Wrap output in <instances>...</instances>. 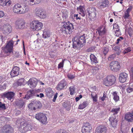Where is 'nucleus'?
<instances>
[{"label":"nucleus","mask_w":133,"mask_h":133,"mask_svg":"<svg viewBox=\"0 0 133 133\" xmlns=\"http://www.w3.org/2000/svg\"><path fill=\"white\" fill-rule=\"evenodd\" d=\"M73 47L80 48L82 47L85 43V37L82 36L80 37H75L72 39Z\"/></svg>","instance_id":"obj_1"},{"label":"nucleus","mask_w":133,"mask_h":133,"mask_svg":"<svg viewBox=\"0 0 133 133\" xmlns=\"http://www.w3.org/2000/svg\"><path fill=\"white\" fill-rule=\"evenodd\" d=\"M74 29L73 24L69 21H67L64 22L63 23L61 30L62 34L65 35L68 34H70Z\"/></svg>","instance_id":"obj_2"},{"label":"nucleus","mask_w":133,"mask_h":133,"mask_svg":"<svg viewBox=\"0 0 133 133\" xmlns=\"http://www.w3.org/2000/svg\"><path fill=\"white\" fill-rule=\"evenodd\" d=\"M13 44L14 42L12 40L8 42L6 45L3 48V52L1 53L2 55H3L5 57L8 56L7 54L5 55L4 54L10 53L12 51Z\"/></svg>","instance_id":"obj_3"},{"label":"nucleus","mask_w":133,"mask_h":133,"mask_svg":"<svg viewBox=\"0 0 133 133\" xmlns=\"http://www.w3.org/2000/svg\"><path fill=\"white\" fill-rule=\"evenodd\" d=\"M116 78L114 76L111 75L108 76L103 81V84L107 86H111L115 83Z\"/></svg>","instance_id":"obj_4"},{"label":"nucleus","mask_w":133,"mask_h":133,"mask_svg":"<svg viewBox=\"0 0 133 133\" xmlns=\"http://www.w3.org/2000/svg\"><path fill=\"white\" fill-rule=\"evenodd\" d=\"M19 129L21 132L25 133L28 131H30L32 129V127L30 125L26 122H22Z\"/></svg>","instance_id":"obj_5"},{"label":"nucleus","mask_w":133,"mask_h":133,"mask_svg":"<svg viewBox=\"0 0 133 133\" xmlns=\"http://www.w3.org/2000/svg\"><path fill=\"white\" fill-rule=\"evenodd\" d=\"M42 23L38 21H33L30 24V27L33 30L38 31L41 29Z\"/></svg>","instance_id":"obj_6"},{"label":"nucleus","mask_w":133,"mask_h":133,"mask_svg":"<svg viewBox=\"0 0 133 133\" xmlns=\"http://www.w3.org/2000/svg\"><path fill=\"white\" fill-rule=\"evenodd\" d=\"M109 67L110 70L114 72L119 71L121 67L119 62L116 61H112L110 64Z\"/></svg>","instance_id":"obj_7"},{"label":"nucleus","mask_w":133,"mask_h":133,"mask_svg":"<svg viewBox=\"0 0 133 133\" xmlns=\"http://www.w3.org/2000/svg\"><path fill=\"white\" fill-rule=\"evenodd\" d=\"M35 118L43 124H46L47 121V118L45 115L43 113H39L35 115Z\"/></svg>","instance_id":"obj_8"},{"label":"nucleus","mask_w":133,"mask_h":133,"mask_svg":"<svg viewBox=\"0 0 133 133\" xmlns=\"http://www.w3.org/2000/svg\"><path fill=\"white\" fill-rule=\"evenodd\" d=\"M25 24V21L21 18L17 19L15 23L16 28L18 29H21L24 28Z\"/></svg>","instance_id":"obj_9"},{"label":"nucleus","mask_w":133,"mask_h":133,"mask_svg":"<svg viewBox=\"0 0 133 133\" xmlns=\"http://www.w3.org/2000/svg\"><path fill=\"white\" fill-rule=\"evenodd\" d=\"M35 13L36 15L41 18H44L46 17V15L45 11L43 9H35Z\"/></svg>","instance_id":"obj_10"},{"label":"nucleus","mask_w":133,"mask_h":133,"mask_svg":"<svg viewBox=\"0 0 133 133\" xmlns=\"http://www.w3.org/2000/svg\"><path fill=\"white\" fill-rule=\"evenodd\" d=\"M92 128L90 124L88 122L84 123L82 130L83 133H90Z\"/></svg>","instance_id":"obj_11"},{"label":"nucleus","mask_w":133,"mask_h":133,"mask_svg":"<svg viewBox=\"0 0 133 133\" xmlns=\"http://www.w3.org/2000/svg\"><path fill=\"white\" fill-rule=\"evenodd\" d=\"M96 9H88L87 12L89 15V18L91 20L93 21L96 18Z\"/></svg>","instance_id":"obj_12"},{"label":"nucleus","mask_w":133,"mask_h":133,"mask_svg":"<svg viewBox=\"0 0 133 133\" xmlns=\"http://www.w3.org/2000/svg\"><path fill=\"white\" fill-rule=\"evenodd\" d=\"M13 129L10 126L6 125L3 126L1 130V133H13Z\"/></svg>","instance_id":"obj_13"},{"label":"nucleus","mask_w":133,"mask_h":133,"mask_svg":"<svg viewBox=\"0 0 133 133\" xmlns=\"http://www.w3.org/2000/svg\"><path fill=\"white\" fill-rule=\"evenodd\" d=\"M66 85V81L64 79H63L58 83L56 87V89L59 91L62 90Z\"/></svg>","instance_id":"obj_14"},{"label":"nucleus","mask_w":133,"mask_h":133,"mask_svg":"<svg viewBox=\"0 0 133 133\" xmlns=\"http://www.w3.org/2000/svg\"><path fill=\"white\" fill-rule=\"evenodd\" d=\"M19 68L17 66H14L10 72V75L12 77H13L17 76L19 74Z\"/></svg>","instance_id":"obj_15"},{"label":"nucleus","mask_w":133,"mask_h":133,"mask_svg":"<svg viewBox=\"0 0 133 133\" xmlns=\"http://www.w3.org/2000/svg\"><path fill=\"white\" fill-rule=\"evenodd\" d=\"M124 119L128 122H133V110L131 112H129L126 114Z\"/></svg>","instance_id":"obj_16"},{"label":"nucleus","mask_w":133,"mask_h":133,"mask_svg":"<svg viewBox=\"0 0 133 133\" xmlns=\"http://www.w3.org/2000/svg\"><path fill=\"white\" fill-rule=\"evenodd\" d=\"M12 30L11 27L9 24H7L4 25L3 28V33L6 35L11 32Z\"/></svg>","instance_id":"obj_17"},{"label":"nucleus","mask_w":133,"mask_h":133,"mask_svg":"<svg viewBox=\"0 0 133 133\" xmlns=\"http://www.w3.org/2000/svg\"><path fill=\"white\" fill-rule=\"evenodd\" d=\"M107 130V127L103 125L99 126L96 130V132L98 133H106Z\"/></svg>","instance_id":"obj_18"},{"label":"nucleus","mask_w":133,"mask_h":133,"mask_svg":"<svg viewBox=\"0 0 133 133\" xmlns=\"http://www.w3.org/2000/svg\"><path fill=\"white\" fill-rule=\"evenodd\" d=\"M14 95V93L13 92H8L3 93L2 95V97H6L8 99L11 100Z\"/></svg>","instance_id":"obj_19"},{"label":"nucleus","mask_w":133,"mask_h":133,"mask_svg":"<svg viewBox=\"0 0 133 133\" xmlns=\"http://www.w3.org/2000/svg\"><path fill=\"white\" fill-rule=\"evenodd\" d=\"M35 95L34 90H29L27 94L25 95V96L23 97L24 99L26 98L28 100Z\"/></svg>","instance_id":"obj_20"},{"label":"nucleus","mask_w":133,"mask_h":133,"mask_svg":"<svg viewBox=\"0 0 133 133\" xmlns=\"http://www.w3.org/2000/svg\"><path fill=\"white\" fill-rule=\"evenodd\" d=\"M127 74L125 72L121 73L119 75V80L121 83H124L126 81Z\"/></svg>","instance_id":"obj_21"},{"label":"nucleus","mask_w":133,"mask_h":133,"mask_svg":"<svg viewBox=\"0 0 133 133\" xmlns=\"http://www.w3.org/2000/svg\"><path fill=\"white\" fill-rule=\"evenodd\" d=\"M109 121L111 122V124L113 127H116L117 121V119L115 116H112L110 118Z\"/></svg>","instance_id":"obj_22"},{"label":"nucleus","mask_w":133,"mask_h":133,"mask_svg":"<svg viewBox=\"0 0 133 133\" xmlns=\"http://www.w3.org/2000/svg\"><path fill=\"white\" fill-rule=\"evenodd\" d=\"M11 4L10 0H0V5L2 6H10Z\"/></svg>","instance_id":"obj_23"},{"label":"nucleus","mask_w":133,"mask_h":133,"mask_svg":"<svg viewBox=\"0 0 133 133\" xmlns=\"http://www.w3.org/2000/svg\"><path fill=\"white\" fill-rule=\"evenodd\" d=\"M28 85L31 88H34L36 85V82L34 80L30 79L28 81Z\"/></svg>","instance_id":"obj_24"},{"label":"nucleus","mask_w":133,"mask_h":133,"mask_svg":"<svg viewBox=\"0 0 133 133\" xmlns=\"http://www.w3.org/2000/svg\"><path fill=\"white\" fill-rule=\"evenodd\" d=\"M97 31L100 35H104L105 32V29L104 27L101 26L98 28Z\"/></svg>","instance_id":"obj_25"},{"label":"nucleus","mask_w":133,"mask_h":133,"mask_svg":"<svg viewBox=\"0 0 133 133\" xmlns=\"http://www.w3.org/2000/svg\"><path fill=\"white\" fill-rule=\"evenodd\" d=\"M25 102L22 100H19L16 102V104L19 108H21L25 104Z\"/></svg>","instance_id":"obj_26"},{"label":"nucleus","mask_w":133,"mask_h":133,"mask_svg":"<svg viewBox=\"0 0 133 133\" xmlns=\"http://www.w3.org/2000/svg\"><path fill=\"white\" fill-rule=\"evenodd\" d=\"M33 106L36 107L37 109L41 108L42 107V104L41 102L39 101L34 102L33 103Z\"/></svg>","instance_id":"obj_27"},{"label":"nucleus","mask_w":133,"mask_h":133,"mask_svg":"<svg viewBox=\"0 0 133 133\" xmlns=\"http://www.w3.org/2000/svg\"><path fill=\"white\" fill-rule=\"evenodd\" d=\"M90 58L92 62L95 63H98L97 58L93 54H91L90 55Z\"/></svg>","instance_id":"obj_28"},{"label":"nucleus","mask_w":133,"mask_h":133,"mask_svg":"<svg viewBox=\"0 0 133 133\" xmlns=\"http://www.w3.org/2000/svg\"><path fill=\"white\" fill-rule=\"evenodd\" d=\"M119 108H116L112 109L111 112L113 114V115L117 114L120 111Z\"/></svg>","instance_id":"obj_29"},{"label":"nucleus","mask_w":133,"mask_h":133,"mask_svg":"<svg viewBox=\"0 0 133 133\" xmlns=\"http://www.w3.org/2000/svg\"><path fill=\"white\" fill-rule=\"evenodd\" d=\"M102 51L103 54L106 55L109 51L108 47L107 46L104 47L102 48Z\"/></svg>","instance_id":"obj_30"},{"label":"nucleus","mask_w":133,"mask_h":133,"mask_svg":"<svg viewBox=\"0 0 133 133\" xmlns=\"http://www.w3.org/2000/svg\"><path fill=\"white\" fill-rule=\"evenodd\" d=\"M88 105V103L84 101L82 104L79 105V108L80 109H83L86 107Z\"/></svg>","instance_id":"obj_31"},{"label":"nucleus","mask_w":133,"mask_h":133,"mask_svg":"<svg viewBox=\"0 0 133 133\" xmlns=\"http://www.w3.org/2000/svg\"><path fill=\"white\" fill-rule=\"evenodd\" d=\"M131 11V9H127L126 11L125 12L124 16V18L125 19H127L129 17V14Z\"/></svg>","instance_id":"obj_32"},{"label":"nucleus","mask_w":133,"mask_h":133,"mask_svg":"<svg viewBox=\"0 0 133 133\" xmlns=\"http://www.w3.org/2000/svg\"><path fill=\"white\" fill-rule=\"evenodd\" d=\"M108 4L109 2L108 0H104V1L102 3L100 6H103V8H104L106 7Z\"/></svg>","instance_id":"obj_33"},{"label":"nucleus","mask_w":133,"mask_h":133,"mask_svg":"<svg viewBox=\"0 0 133 133\" xmlns=\"http://www.w3.org/2000/svg\"><path fill=\"white\" fill-rule=\"evenodd\" d=\"M24 81L25 80L24 78H21L19 79L17 82V83L18 85L20 86L23 84Z\"/></svg>","instance_id":"obj_34"},{"label":"nucleus","mask_w":133,"mask_h":133,"mask_svg":"<svg viewBox=\"0 0 133 133\" xmlns=\"http://www.w3.org/2000/svg\"><path fill=\"white\" fill-rule=\"evenodd\" d=\"M91 96L93 99V101L96 102L97 101V95L95 93H93L91 94Z\"/></svg>","instance_id":"obj_35"},{"label":"nucleus","mask_w":133,"mask_h":133,"mask_svg":"<svg viewBox=\"0 0 133 133\" xmlns=\"http://www.w3.org/2000/svg\"><path fill=\"white\" fill-rule=\"evenodd\" d=\"M113 95L114 96V99L115 101H117L119 99V97L117 95V93L116 92H113Z\"/></svg>","instance_id":"obj_36"},{"label":"nucleus","mask_w":133,"mask_h":133,"mask_svg":"<svg viewBox=\"0 0 133 133\" xmlns=\"http://www.w3.org/2000/svg\"><path fill=\"white\" fill-rule=\"evenodd\" d=\"M114 50L116 51V53L117 55H119L121 53V49L118 46H115L114 47Z\"/></svg>","instance_id":"obj_37"},{"label":"nucleus","mask_w":133,"mask_h":133,"mask_svg":"<svg viewBox=\"0 0 133 133\" xmlns=\"http://www.w3.org/2000/svg\"><path fill=\"white\" fill-rule=\"evenodd\" d=\"M28 11V9H19V14H23Z\"/></svg>","instance_id":"obj_38"},{"label":"nucleus","mask_w":133,"mask_h":133,"mask_svg":"<svg viewBox=\"0 0 133 133\" xmlns=\"http://www.w3.org/2000/svg\"><path fill=\"white\" fill-rule=\"evenodd\" d=\"M0 39L2 42V44L4 43L5 41L6 40L5 37L3 35H0Z\"/></svg>","instance_id":"obj_39"},{"label":"nucleus","mask_w":133,"mask_h":133,"mask_svg":"<svg viewBox=\"0 0 133 133\" xmlns=\"http://www.w3.org/2000/svg\"><path fill=\"white\" fill-rule=\"evenodd\" d=\"M116 57L115 54H113L110 55L108 58L109 61H111L114 59Z\"/></svg>","instance_id":"obj_40"},{"label":"nucleus","mask_w":133,"mask_h":133,"mask_svg":"<svg viewBox=\"0 0 133 133\" xmlns=\"http://www.w3.org/2000/svg\"><path fill=\"white\" fill-rule=\"evenodd\" d=\"M6 109L5 104L2 103L1 102H0V110L1 109L5 110Z\"/></svg>","instance_id":"obj_41"},{"label":"nucleus","mask_w":133,"mask_h":133,"mask_svg":"<svg viewBox=\"0 0 133 133\" xmlns=\"http://www.w3.org/2000/svg\"><path fill=\"white\" fill-rule=\"evenodd\" d=\"M65 59H63L62 62H61L58 64V68H60L63 67Z\"/></svg>","instance_id":"obj_42"},{"label":"nucleus","mask_w":133,"mask_h":133,"mask_svg":"<svg viewBox=\"0 0 133 133\" xmlns=\"http://www.w3.org/2000/svg\"><path fill=\"white\" fill-rule=\"evenodd\" d=\"M95 48L94 47H91L86 50V51L87 52H89L93 51L94 50Z\"/></svg>","instance_id":"obj_43"},{"label":"nucleus","mask_w":133,"mask_h":133,"mask_svg":"<svg viewBox=\"0 0 133 133\" xmlns=\"http://www.w3.org/2000/svg\"><path fill=\"white\" fill-rule=\"evenodd\" d=\"M67 76L68 78L70 79H74L75 77V76H74L72 74H70L69 73H68L67 74Z\"/></svg>","instance_id":"obj_44"},{"label":"nucleus","mask_w":133,"mask_h":133,"mask_svg":"<svg viewBox=\"0 0 133 133\" xmlns=\"http://www.w3.org/2000/svg\"><path fill=\"white\" fill-rule=\"evenodd\" d=\"M29 2V4L31 5H33L34 4V0H25Z\"/></svg>","instance_id":"obj_45"},{"label":"nucleus","mask_w":133,"mask_h":133,"mask_svg":"<svg viewBox=\"0 0 133 133\" xmlns=\"http://www.w3.org/2000/svg\"><path fill=\"white\" fill-rule=\"evenodd\" d=\"M123 39V37H121L118 38L117 40L116 44H117L121 42L122 41Z\"/></svg>","instance_id":"obj_46"},{"label":"nucleus","mask_w":133,"mask_h":133,"mask_svg":"<svg viewBox=\"0 0 133 133\" xmlns=\"http://www.w3.org/2000/svg\"><path fill=\"white\" fill-rule=\"evenodd\" d=\"M69 90L70 91V94L72 95L73 94L75 90V88L74 87L71 88L70 87L69 88Z\"/></svg>","instance_id":"obj_47"},{"label":"nucleus","mask_w":133,"mask_h":133,"mask_svg":"<svg viewBox=\"0 0 133 133\" xmlns=\"http://www.w3.org/2000/svg\"><path fill=\"white\" fill-rule=\"evenodd\" d=\"M72 18H75L76 17V19L77 20L81 19L80 18L78 17V14H72L71 15V17H72Z\"/></svg>","instance_id":"obj_48"},{"label":"nucleus","mask_w":133,"mask_h":133,"mask_svg":"<svg viewBox=\"0 0 133 133\" xmlns=\"http://www.w3.org/2000/svg\"><path fill=\"white\" fill-rule=\"evenodd\" d=\"M131 51L130 48H128L126 49H125L124 51L123 52V54H125L127 53L130 52Z\"/></svg>","instance_id":"obj_49"},{"label":"nucleus","mask_w":133,"mask_h":133,"mask_svg":"<svg viewBox=\"0 0 133 133\" xmlns=\"http://www.w3.org/2000/svg\"><path fill=\"white\" fill-rule=\"evenodd\" d=\"M79 9L80 10V11L81 12V13L83 14L82 16H84L86 14L87 12L86 11H84L83 9Z\"/></svg>","instance_id":"obj_50"},{"label":"nucleus","mask_w":133,"mask_h":133,"mask_svg":"<svg viewBox=\"0 0 133 133\" xmlns=\"http://www.w3.org/2000/svg\"><path fill=\"white\" fill-rule=\"evenodd\" d=\"M21 6L19 4L17 3L14 6L13 8H21Z\"/></svg>","instance_id":"obj_51"},{"label":"nucleus","mask_w":133,"mask_h":133,"mask_svg":"<svg viewBox=\"0 0 133 133\" xmlns=\"http://www.w3.org/2000/svg\"><path fill=\"white\" fill-rule=\"evenodd\" d=\"M127 90L128 92L130 93L131 91H133V89L129 87L127 89Z\"/></svg>","instance_id":"obj_52"},{"label":"nucleus","mask_w":133,"mask_h":133,"mask_svg":"<svg viewBox=\"0 0 133 133\" xmlns=\"http://www.w3.org/2000/svg\"><path fill=\"white\" fill-rule=\"evenodd\" d=\"M63 17H65V18H66L68 17V12H66L64 13L63 12Z\"/></svg>","instance_id":"obj_53"},{"label":"nucleus","mask_w":133,"mask_h":133,"mask_svg":"<svg viewBox=\"0 0 133 133\" xmlns=\"http://www.w3.org/2000/svg\"><path fill=\"white\" fill-rule=\"evenodd\" d=\"M57 94H58V93L57 92H56L55 93V95H54V98L52 100V101L53 102H55L56 100V99L57 97Z\"/></svg>","instance_id":"obj_54"},{"label":"nucleus","mask_w":133,"mask_h":133,"mask_svg":"<svg viewBox=\"0 0 133 133\" xmlns=\"http://www.w3.org/2000/svg\"><path fill=\"white\" fill-rule=\"evenodd\" d=\"M13 12L19 14V9H13Z\"/></svg>","instance_id":"obj_55"},{"label":"nucleus","mask_w":133,"mask_h":133,"mask_svg":"<svg viewBox=\"0 0 133 133\" xmlns=\"http://www.w3.org/2000/svg\"><path fill=\"white\" fill-rule=\"evenodd\" d=\"M82 95H79V97H77L75 98V99L76 100V101L77 102L80 99L82 98Z\"/></svg>","instance_id":"obj_56"},{"label":"nucleus","mask_w":133,"mask_h":133,"mask_svg":"<svg viewBox=\"0 0 133 133\" xmlns=\"http://www.w3.org/2000/svg\"><path fill=\"white\" fill-rule=\"evenodd\" d=\"M58 131L59 133H66V131L64 130L60 129Z\"/></svg>","instance_id":"obj_57"},{"label":"nucleus","mask_w":133,"mask_h":133,"mask_svg":"<svg viewBox=\"0 0 133 133\" xmlns=\"http://www.w3.org/2000/svg\"><path fill=\"white\" fill-rule=\"evenodd\" d=\"M58 44L57 43H54L51 45V46L54 47H57L58 46Z\"/></svg>","instance_id":"obj_58"},{"label":"nucleus","mask_w":133,"mask_h":133,"mask_svg":"<svg viewBox=\"0 0 133 133\" xmlns=\"http://www.w3.org/2000/svg\"><path fill=\"white\" fill-rule=\"evenodd\" d=\"M4 15V12L2 11H0V18L3 17Z\"/></svg>","instance_id":"obj_59"},{"label":"nucleus","mask_w":133,"mask_h":133,"mask_svg":"<svg viewBox=\"0 0 133 133\" xmlns=\"http://www.w3.org/2000/svg\"><path fill=\"white\" fill-rule=\"evenodd\" d=\"M34 91L35 95L34 96H36L37 97H39V94H38L37 91L35 90H34Z\"/></svg>","instance_id":"obj_60"},{"label":"nucleus","mask_w":133,"mask_h":133,"mask_svg":"<svg viewBox=\"0 0 133 133\" xmlns=\"http://www.w3.org/2000/svg\"><path fill=\"white\" fill-rule=\"evenodd\" d=\"M47 32H44L43 34V36L44 37V38H46L47 36H48V35H47V34H46Z\"/></svg>","instance_id":"obj_61"},{"label":"nucleus","mask_w":133,"mask_h":133,"mask_svg":"<svg viewBox=\"0 0 133 133\" xmlns=\"http://www.w3.org/2000/svg\"><path fill=\"white\" fill-rule=\"evenodd\" d=\"M41 0H34V4H39L41 2Z\"/></svg>","instance_id":"obj_62"},{"label":"nucleus","mask_w":133,"mask_h":133,"mask_svg":"<svg viewBox=\"0 0 133 133\" xmlns=\"http://www.w3.org/2000/svg\"><path fill=\"white\" fill-rule=\"evenodd\" d=\"M123 44L124 46H127L128 45V42L126 40H125L124 41Z\"/></svg>","instance_id":"obj_63"},{"label":"nucleus","mask_w":133,"mask_h":133,"mask_svg":"<svg viewBox=\"0 0 133 133\" xmlns=\"http://www.w3.org/2000/svg\"><path fill=\"white\" fill-rule=\"evenodd\" d=\"M129 32L133 33V31L132 29L130 27L128 29V33H129Z\"/></svg>","instance_id":"obj_64"}]
</instances>
